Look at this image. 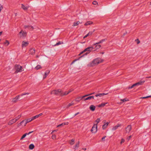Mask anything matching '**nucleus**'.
Wrapping results in <instances>:
<instances>
[{
	"instance_id": "1",
	"label": "nucleus",
	"mask_w": 151,
	"mask_h": 151,
	"mask_svg": "<svg viewBox=\"0 0 151 151\" xmlns=\"http://www.w3.org/2000/svg\"><path fill=\"white\" fill-rule=\"evenodd\" d=\"M100 63L99 58H97L94 59L92 61L89 65V66L91 67L93 66L95 64H98Z\"/></svg>"
},
{
	"instance_id": "2",
	"label": "nucleus",
	"mask_w": 151,
	"mask_h": 151,
	"mask_svg": "<svg viewBox=\"0 0 151 151\" xmlns=\"http://www.w3.org/2000/svg\"><path fill=\"white\" fill-rule=\"evenodd\" d=\"M94 49V47L93 46H91L90 47H88L87 48H86L84 50V51H87L86 53H85L81 57H82L84 55H86L88 54H89L90 52L93 49Z\"/></svg>"
},
{
	"instance_id": "3",
	"label": "nucleus",
	"mask_w": 151,
	"mask_h": 151,
	"mask_svg": "<svg viewBox=\"0 0 151 151\" xmlns=\"http://www.w3.org/2000/svg\"><path fill=\"white\" fill-rule=\"evenodd\" d=\"M15 67L16 69V71L15 72L16 73H17L19 72H21L23 70L22 66L19 65H15Z\"/></svg>"
},
{
	"instance_id": "4",
	"label": "nucleus",
	"mask_w": 151,
	"mask_h": 151,
	"mask_svg": "<svg viewBox=\"0 0 151 151\" xmlns=\"http://www.w3.org/2000/svg\"><path fill=\"white\" fill-rule=\"evenodd\" d=\"M97 124H94L93 126L91 131L92 133H95L97 131Z\"/></svg>"
},
{
	"instance_id": "5",
	"label": "nucleus",
	"mask_w": 151,
	"mask_h": 151,
	"mask_svg": "<svg viewBox=\"0 0 151 151\" xmlns=\"http://www.w3.org/2000/svg\"><path fill=\"white\" fill-rule=\"evenodd\" d=\"M20 96V95H18L14 98L12 99V101L14 103H16L17 101L18 100H21V99H19Z\"/></svg>"
},
{
	"instance_id": "6",
	"label": "nucleus",
	"mask_w": 151,
	"mask_h": 151,
	"mask_svg": "<svg viewBox=\"0 0 151 151\" xmlns=\"http://www.w3.org/2000/svg\"><path fill=\"white\" fill-rule=\"evenodd\" d=\"M88 96L87 95H85L82 97H78L76 99V101L79 102L81 100H82L83 99L86 97Z\"/></svg>"
},
{
	"instance_id": "7",
	"label": "nucleus",
	"mask_w": 151,
	"mask_h": 151,
	"mask_svg": "<svg viewBox=\"0 0 151 151\" xmlns=\"http://www.w3.org/2000/svg\"><path fill=\"white\" fill-rule=\"evenodd\" d=\"M132 129V126L131 125H129L127 126L126 128V132L129 133L131 131Z\"/></svg>"
},
{
	"instance_id": "8",
	"label": "nucleus",
	"mask_w": 151,
	"mask_h": 151,
	"mask_svg": "<svg viewBox=\"0 0 151 151\" xmlns=\"http://www.w3.org/2000/svg\"><path fill=\"white\" fill-rule=\"evenodd\" d=\"M28 44L29 42H25L24 41H23L22 42V47H26L28 45Z\"/></svg>"
},
{
	"instance_id": "9",
	"label": "nucleus",
	"mask_w": 151,
	"mask_h": 151,
	"mask_svg": "<svg viewBox=\"0 0 151 151\" xmlns=\"http://www.w3.org/2000/svg\"><path fill=\"white\" fill-rule=\"evenodd\" d=\"M16 122V120H15V119H12L9 122H8V124L9 125H11L15 122Z\"/></svg>"
},
{
	"instance_id": "10",
	"label": "nucleus",
	"mask_w": 151,
	"mask_h": 151,
	"mask_svg": "<svg viewBox=\"0 0 151 151\" xmlns=\"http://www.w3.org/2000/svg\"><path fill=\"white\" fill-rule=\"evenodd\" d=\"M108 94V93H99L96 94L95 95V96L96 97H98V96H99V97H101L103 96H104L105 95H107Z\"/></svg>"
},
{
	"instance_id": "11",
	"label": "nucleus",
	"mask_w": 151,
	"mask_h": 151,
	"mask_svg": "<svg viewBox=\"0 0 151 151\" xmlns=\"http://www.w3.org/2000/svg\"><path fill=\"white\" fill-rule=\"evenodd\" d=\"M29 53L32 55H33L35 54V49L31 48L29 50Z\"/></svg>"
},
{
	"instance_id": "12",
	"label": "nucleus",
	"mask_w": 151,
	"mask_h": 151,
	"mask_svg": "<svg viewBox=\"0 0 151 151\" xmlns=\"http://www.w3.org/2000/svg\"><path fill=\"white\" fill-rule=\"evenodd\" d=\"M50 72V71L49 70H47L46 71V72L45 73V74L43 76V79H45L46 77L49 74Z\"/></svg>"
},
{
	"instance_id": "13",
	"label": "nucleus",
	"mask_w": 151,
	"mask_h": 151,
	"mask_svg": "<svg viewBox=\"0 0 151 151\" xmlns=\"http://www.w3.org/2000/svg\"><path fill=\"white\" fill-rule=\"evenodd\" d=\"M121 124H117V125H116L114 127H113V128H112V130H115L117 129L118 127L121 126Z\"/></svg>"
},
{
	"instance_id": "14",
	"label": "nucleus",
	"mask_w": 151,
	"mask_h": 151,
	"mask_svg": "<svg viewBox=\"0 0 151 151\" xmlns=\"http://www.w3.org/2000/svg\"><path fill=\"white\" fill-rule=\"evenodd\" d=\"M95 108L96 107L93 105H91L89 107V109L92 111H94L95 109Z\"/></svg>"
},
{
	"instance_id": "15",
	"label": "nucleus",
	"mask_w": 151,
	"mask_h": 151,
	"mask_svg": "<svg viewBox=\"0 0 151 151\" xmlns=\"http://www.w3.org/2000/svg\"><path fill=\"white\" fill-rule=\"evenodd\" d=\"M94 96H91L84 99L83 100L84 101H85L88 100H90L92 99H94Z\"/></svg>"
},
{
	"instance_id": "16",
	"label": "nucleus",
	"mask_w": 151,
	"mask_h": 151,
	"mask_svg": "<svg viewBox=\"0 0 151 151\" xmlns=\"http://www.w3.org/2000/svg\"><path fill=\"white\" fill-rule=\"evenodd\" d=\"M33 120H32V118H29L26 120V121H25V122L24 123V126H26L27 124L29 122L31 121H32Z\"/></svg>"
},
{
	"instance_id": "17",
	"label": "nucleus",
	"mask_w": 151,
	"mask_h": 151,
	"mask_svg": "<svg viewBox=\"0 0 151 151\" xmlns=\"http://www.w3.org/2000/svg\"><path fill=\"white\" fill-rule=\"evenodd\" d=\"M19 34H21V36H22L25 37L27 35L26 33V32H22V30L19 32Z\"/></svg>"
},
{
	"instance_id": "18",
	"label": "nucleus",
	"mask_w": 151,
	"mask_h": 151,
	"mask_svg": "<svg viewBox=\"0 0 151 151\" xmlns=\"http://www.w3.org/2000/svg\"><path fill=\"white\" fill-rule=\"evenodd\" d=\"M139 84V83H135L133 85H132L131 86H129L128 87V88L129 89H131L133 88L134 87L137 86L138 84Z\"/></svg>"
},
{
	"instance_id": "19",
	"label": "nucleus",
	"mask_w": 151,
	"mask_h": 151,
	"mask_svg": "<svg viewBox=\"0 0 151 151\" xmlns=\"http://www.w3.org/2000/svg\"><path fill=\"white\" fill-rule=\"evenodd\" d=\"M109 123V122H107L106 124H104L102 126L103 129H104L108 126Z\"/></svg>"
},
{
	"instance_id": "20",
	"label": "nucleus",
	"mask_w": 151,
	"mask_h": 151,
	"mask_svg": "<svg viewBox=\"0 0 151 151\" xmlns=\"http://www.w3.org/2000/svg\"><path fill=\"white\" fill-rule=\"evenodd\" d=\"M35 147L34 145L33 144H31L29 146V149L30 150H32Z\"/></svg>"
},
{
	"instance_id": "21",
	"label": "nucleus",
	"mask_w": 151,
	"mask_h": 151,
	"mask_svg": "<svg viewBox=\"0 0 151 151\" xmlns=\"http://www.w3.org/2000/svg\"><path fill=\"white\" fill-rule=\"evenodd\" d=\"M29 27H31L32 28V30L34 29V28L33 26H30V25H25L24 26V29H26L27 28H29Z\"/></svg>"
},
{
	"instance_id": "22",
	"label": "nucleus",
	"mask_w": 151,
	"mask_h": 151,
	"mask_svg": "<svg viewBox=\"0 0 151 151\" xmlns=\"http://www.w3.org/2000/svg\"><path fill=\"white\" fill-rule=\"evenodd\" d=\"M68 124V122H67L66 123H63L61 124H59L58 125L57 127H59L63 126V125H67Z\"/></svg>"
},
{
	"instance_id": "23",
	"label": "nucleus",
	"mask_w": 151,
	"mask_h": 151,
	"mask_svg": "<svg viewBox=\"0 0 151 151\" xmlns=\"http://www.w3.org/2000/svg\"><path fill=\"white\" fill-rule=\"evenodd\" d=\"M93 23V22L91 21H89L87 22L84 25L85 26H87L88 25H90L92 24Z\"/></svg>"
},
{
	"instance_id": "24",
	"label": "nucleus",
	"mask_w": 151,
	"mask_h": 151,
	"mask_svg": "<svg viewBox=\"0 0 151 151\" xmlns=\"http://www.w3.org/2000/svg\"><path fill=\"white\" fill-rule=\"evenodd\" d=\"M80 23V22L79 21H78L77 22H74L73 23V26H76L78 25Z\"/></svg>"
},
{
	"instance_id": "25",
	"label": "nucleus",
	"mask_w": 151,
	"mask_h": 151,
	"mask_svg": "<svg viewBox=\"0 0 151 151\" xmlns=\"http://www.w3.org/2000/svg\"><path fill=\"white\" fill-rule=\"evenodd\" d=\"M107 103H101V104L99 105L98 106L99 107H104Z\"/></svg>"
},
{
	"instance_id": "26",
	"label": "nucleus",
	"mask_w": 151,
	"mask_h": 151,
	"mask_svg": "<svg viewBox=\"0 0 151 151\" xmlns=\"http://www.w3.org/2000/svg\"><path fill=\"white\" fill-rule=\"evenodd\" d=\"M63 44V42L62 41H59L55 45H54V46H56L57 45H61Z\"/></svg>"
},
{
	"instance_id": "27",
	"label": "nucleus",
	"mask_w": 151,
	"mask_h": 151,
	"mask_svg": "<svg viewBox=\"0 0 151 151\" xmlns=\"http://www.w3.org/2000/svg\"><path fill=\"white\" fill-rule=\"evenodd\" d=\"M74 139H73L70 141H69V142L71 145H73L74 144Z\"/></svg>"
},
{
	"instance_id": "28",
	"label": "nucleus",
	"mask_w": 151,
	"mask_h": 151,
	"mask_svg": "<svg viewBox=\"0 0 151 151\" xmlns=\"http://www.w3.org/2000/svg\"><path fill=\"white\" fill-rule=\"evenodd\" d=\"M145 82V81H140L138 82H137V83H139V84H138V85H142Z\"/></svg>"
},
{
	"instance_id": "29",
	"label": "nucleus",
	"mask_w": 151,
	"mask_h": 151,
	"mask_svg": "<svg viewBox=\"0 0 151 151\" xmlns=\"http://www.w3.org/2000/svg\"><path fill=\"white\" fill-rule=\"evenodd\" d=\"M22 8L24 10H27L28 9L27 7L25 6L22 4Z\"/></svg>"
},
{
	"instance_id": "30",
	"label": "nucleus",
	"mask_w": 151,
	"mask_h": 151,
	"mask_svg": "<svg viewBox=\"0 0 151 151\" xmlns=\"http://www.w3.org/2000/svg\"><path fill=\"white\" fill-rule=\"evenodd\" d=\"M101 47V45H100L97 44L96 45V46L95 47V48L96 49H97L100 48Z\"/></svg>"
},
{
	"instance_id": "31",
	"label": "nucleus",
	"mask_w": 151,
	"mask_h": 151,
	"mask_svg": "<svg viewBox=\"0 0 151 151\" xmlns=\"http://www.w3.org/2000/svg\"><path fill=\"white\" fill-rule=\"evenodd\" d=\"M41 68H42V67L40 65H37L35 68L37 70H38Z\"/></svg>"
},
{
	"instance_id": "32",
	"label": "nucleus",
	"mask_w": 151,
	"mask_h": 151,
	"mask_svg": "<svg viewBox=\"0 0 151 151\" xmlns=\"http://www.w3.org/2000/svg\"><path fill=\"white\" fill-rule=\"evenodd\" d=\"M79 141H78L77 143L75 145V148L78 147H79Z\"/></svg>"
},
{
	"instance_id": "33",
	"label": "nucleus",
	"mask_w": 151,
	"mask_h": 151,
	"mask_svg": "<svg viewBox=\"0 0 151 151\" xmlns=\"http://www.w3.org/2000/svg\"><path fill=\"white\" fill-rule=\"evenodd\" d=\"M95 30H94L93 31H90L88 33V34L89 36L91 35L93 33V32H94Z\"/></svg>"
},
{
	"instance_id": "34",
	"label": "nucleus",
	"mask_w": 151,
	"mask_h": 151,
	"mask_svg": "<svg viewBox=\"0 0 151 151\" xmlns=\"http://www.w3.org/2000/svg\"><path fill=\"white\" fill-rule=\"evenodd\" d=\"M53 93L55 94H58V91L57 90H55L53 91Z\"/></svg>"
},
{
	"instance_id": "35",
	"label": "nucleus",
	"mask_w": 151,
	"mask_h": 151,
	"mask_svg": "<svg viewBox=\"0 0 151 151\" xmlns=\"http://www.w3.org/2000/svg\"><path fill=\"white\" fill-rule=\"evenodd\" d=\"M38 116L37 115L35 116H34L33 117H32V120H33L35 119H36L37 118H38Z\"/></svg>"
},
{
	"instance_id": "36",
	"label": "nucleus",
	"mask_w": 151,
	"mask_h": 151,
	"mask_svg": "<svg viewBox=\"0 0 151 151\" xmlns=\"http://www.w3.org/2000/svg\"><path fill=\"white\" fill-rule=\"evenodd\" d=\"M21 115H18L15 118V120L17 121L18 119H19L21 117Z\"/></svg>"
},
{
	"instance_id": "37",
	"label": "nucleus",
	"mask_w": 151,
	"mask_h": 151,
	"mask_svg": "<svg viewBox=\"0 0 151 151\" xmlns=\"http://www.w3.org/2000/svg\"><path fill=\"white\" fill-rule=\"evenodd\" d=\"M7 44V46H8L9 45V41L7 40H6L5 42L4 43V44L6 45V44Z\"/></svg>"
},
{
	"instance_id": "38",
	"label": "nucleus",
	"mask_w": 151,
	"mask_h": 151,
	"mask_svg": "<svg viewBox=\"0 0 151 151\" xmlns=\"http://www.w3.org/2000/svg\"><path fill=\"white\" fill-rule=\"evenodd\" d=\"M67 92H66V91L64 93H63L62 92V93H61V95L62 96H63L64 95H67L68 94H67Z\"/></svg>"
},
{
	"instance_id": "39",
	"label": "nucleus",
	"mask_w": 151,
	"mask_h": 151,
	"mask_svg": "<svg viewBox=\"0 0 151 151\" xmlns=\"http://www.w3.org/2000/svg\"><path fill=\"white\" fill-rule=\"evenodd\" d=\"M25 122V120H23V121H22L20 123H19L18 124V127H19L20 126H21L22 124H23V122Z\"/></svg>"
},
{
	"instance_id": "40",
	"label": "nucleus",
	"mask_w": 151,
	"mask_h": 151,
	"mask_svg": "<svg viewBox=\"0 0 151 151\" xmlns=\"http://www.w3.org/2000/svg\"><path fill=\"white\" fill-rule=\"evenodd\" d=\"M81 57L79 58L78 59H75L74 60H73L72 62V63H71V65H72V64H73L76 61L78 60L80 58H81Z\"/></svg>"
},
{
	"instance_id": "41",
	"label": "nucleus",
	"mask_w": 151,
	"mask_h": 151,
	"mask_svg": "<svg viewBox=\"0 0 151 151\" xmlns=\"http://www.w3.org/2000/svg\"><path fill=\"white\" fill-rule=\"evenodd\" d=\"M121 101H122L123 102H124L126 101H129V100L128 99H126L125 98L123 99H121Z\"/></svg>"
},
{
	"instance_id": "42",
	"label": "nucleus",
	"mask_w": 151,
	"mask_h": 151,
	"mask_svg": "<svg viewBox=\"0 0 151 151\" xmlns=\"http://www.w3.org/2000/svg\"><path fill=\"white\" fill-rule=\"evenodd\" d=\"M26 136V134H24L22 136V137H21V139H21V140H22V139H23Z\"/></svg>"
},
{
	"instance_id": "43",
	"label": "nucleus",
	"mask_w": 151,
	"mask_h": 151,
	"mask_svg": "<svg viewBox=\"0 0 151 151\" xmlns=\"http://www.w3.org/2000/svg\"><path fill=\"white\" fill-rule=\"evenodd\" d=\"M102 43V42L101 41V40H100L99 42H97L95 44H94L93 45V46H94V45H97V44H100L101 43Z\"/></svg>"
},
{
	"instance_id": "44",
	"label": "nucleus",
	"mask_w": 151,
	"mask_h": 151,
	"mask_svg": "<svg viewBox=\"0 0 151 151\" xmlns=\"http://www.w3.org/2000/svg\"><path fill=\"white\" fill-rule=\"evenodd\" d=\"M100 118H99L97 119L95 122H97V123L96 124H97L100 122Z\"/></svg>"
},
{
	"instance_id": "45",
	"label": "nucleus",
	"mask_w": 151,
	"mask_h": 151,
	"mask_svg": "<svg viewBox=\"0 0 151 151\" xmlns=\"http://www.w3.org/2000/svg\"><path fill=\"white\" fill-rule=\"evenodd\" d=\"M73 103H69L67 106V108H69V107L73 105Z\"/></svg>"
},
{
	"instance_id": "46",
	"label": "nucleus",
	"mask_w": 151,
	"mask_h": 151,
	"mask_svg": "<svg viewBox=\"0 0 151 151\" xmlns=\"http://www.w3.org/2000/svg\"><path fill=\"white\" fill-rule=\"evenodd\" d=\"M57 91H58V94H60L61 95V93H62V92L61 91V90L60 89H58Z\"/></svg>"
},
{
	"instance_id": "47",
	"label": "nucleus",
	"mask_w": 151,
	"mask_h": 151,
	"mask_svg": "<svg viewBox=\"0 0 151 151\" xmlns=\"http://www.w3.org/2000/svg\"><path fill=\"white\" fill-rule=\"evenodd\" d=\"M98 4L97 2L96 1H93V4L94 5H96V4Z\"/></svg>"
},
{
	"instance_id": "48",
	"label": "nucleus",
	"mask_w": 151,
	"mask_h": 151,
	"mask_svg": "<svg viewBox=\"0 0 151 151\" xmlns=\"http://www.w3.org/2000/svg\"><path fill=\"white\" fill-rule=\"evenodd\" d=\"M125 141V140L123 139H121V141L120 142L121 144H122L123 143H124Z\"/></svg>"
},
{
	"instance_id": "49",
	"label": "nucleus",
	"mask_w": 151,
	"mask_h": 151,
	"mask_svg": "<svg viewBox=\"0 0 151 151\" xmlns=\"http://www.w3.org/2000/svg\"><path fill=\"white\" fill-rule=\"evenodd\" d=\"M56 135H52V139H54L56 138Z\"/></svg>"
},
{
	"instance_id": "50",
	"label": "nucleus",
	"mask_w": 151,
	"mask_h": 151,
	"mask_svg": "<svg viewBox=\"0 0 151 151\" xmlns=\"http://www.w3.org/2000/svg\"><path fill=\"white\" fill-rule=\"evenodd\" d=\"M3 6L0 4V12H1V10L3 9Z\"/></svg>"
},
{
	"instance_id": "51",
	"label": "nucleus",
	"mask_w": 151,
	"mask_h": 151,
	"mask_svg": "<svg viewBox=\"0 0 151 151\" xmlns=\"http://www.w3.org/2000/svg\"><path fill=\"white\" fill-rule=\"evenodd\" d=\"M149 97H151V96H147L146 97H143L142 98V99H146V98H148Z\"/></svg>"
},
{
	"instance_id": "52",
	"label": "nucleus",
	"mask_w": 151,
	"mask_h": 151,
	"mask_svg": "<svg viewBox=\"0 0 151 151\" xmlns=\"http://www.w3.org/2000/svg\"><path fill=\"white\" fill-rule=\"evenodd\" d=\"M107 40V39L106 38H105V39H102L101 40V41L102 42H103L106 41V40Z\"/></svg>"
},
{
	"instance_id": "53",
	"label": "nucleus",
	"mask_w": 151,
	"mask_h": 151,
	"mask_svg": "<svg viewBox=\"0 0 151 151\" xmlns=\"http://www.w3.org/2000/svg\"><path fill=\"white\" fill-rule=\"evenodd\" d=\"M29 94V93H22V94L21 96H23V95H25L26 94Z\"/></svg>"
},
{
	"instance_id": "54",
	"label": "nucleus",
	"mask_w": 151,
	"mask_h": 151,
	"mask_svg": "<svg viewBox=\"0 0 151 151\" xmlns=\"http://www.w3.org/2000/svg\"><path fill=\"white\" fill-rule=\"evenodd\" d=\"M106 137V136H104L101 139L103 141H104V139Z\"/></svg>"
},
{
	"instance_id": "55",
	"label": "nucleus",
	"mask_w": 151,
	"mask_h": 151,
	"mask_svg": "<svg viewBox=\"0 0 151 151\" xmlns=\"http://www.w3.org/2000/svg\"><path fill=\"white\" fill-rule=\"evenodd\" d=\"M85 52V51H84V50L81 52L79 54V55H80L81 54L83 53L84 52Z\"/></svg>"
},
{
	"instance_id": "56",
	"label": "nucleus",
	"mask_w": 151,
	"mask_h": 151,
	"mask_svg": "<svg viewBox=\"0 0 151 151\" xmlns=\"http://www.w3.org/2000/svg\"><path fill=\"white\" fill-rule=\"evenodd\" d=\"M88 36H89L88 34H87L83 38L84 39L86 37H87Z\"/></svg>"
},
{
	"instance_id": "57",
	"label": "nucleus",
	"mask_w": 151,
	"mask_h": 151,
	"mask_svg": "<svg viewBox=\"0 0 151 151\" xmlns=\"http://www.w3.org/2000/svg\"><path fill=\"white\" fill-rule=\"evenodd\" d=\"M132 137V136L130 135V136H129V137H128L127 138V139L129 140V139H130Z\"/></svg>"
},
{
	"instance_id": "58",
	"label": "nucleus",
	"mask_w": 151,
	"mask_h": 151,
	"mask_svg": "<svg viewBox=\"0 0 151 151\" xmlns=\"http://www.w3.org/2000/svg\"><path fill=\"white\" fill-rule=\"evenodd\" d=\"M72 90H70L68 91V92L67 93V94H68L70 93L71 92Z\"/></svg>"
},
{
	"instance_id": "59",
	"label": "nucleus",
	"mask_w": 151,
	"mask_h": 151,
	"mask_svg": "<svg viewBox=\"0 0 151 151\" xmlns=\"http://www.w3.org/2000/svg\"><path fill=\"white\" fill-rule=\"evenodd\" d=\"M137 40L138 41L137 42V44H138L140 42V41L138 39H137L136 40Z\"/></svg>"
},
{
	"instance_id": "60",
	"label": "nucleus",
	"mask_w": 151,
	"mask_h": 151,
	"mask_svg": "<svg viewBox=\"0 0 151 151\" xmlns=\"http://www.w3.org/2000/svg\"><path fill=\"white\" fill-rule=\"evenodd\" d=\"M42 113H40L39 114L37 115L38 116V117L42 116Z\"/></svg>"
},
{
	"instance_id": "61",
	"label": "nucleus",
	"mask_w": 151,
	"mask_h": 151,
	"mask_svg": "<svg viewBox=\"0 0 151 151\" xmlns=\"http://www.w3.org/2000/svg\"><path fill=\"white\" fill-rule=\"evenodd\" d=\"M79 114V112H77V113H76V114L74 115V117H75V116L76 115H77Z\"/></svg>"
},
{
	"instance_id": "62",
	"label": "nucleus",
	"mask_w": 151,
	"mask_h": 151,
	"mask_svg": "<svg viewBox=\"0 0 151 151\" xmlns=\"http://www.w3.org/2000/svg\"><path fill=\"white\" fill-rule=\"evenodd\" d=\"M94 93H91L89 94H87L86 95H87L88 96H89V95H92Z\"/></svg>"
},
{
	"instance_id": "63",
	"label": "nucleus",
	"mask_w": 151,
	"mask_h": 151,
	"mask_svg": "<svg viewBox=\"0 0 151 151\" xmlns=\"http://www.w3.org/2000/svg\"><path fill=\"white\" fill-rule=\"evenodd\" d=\"M127 32H126L125 33H124L123 34V36H124L126 34H127Z\"/></svg>"
},
{
	"instance_id": "64",
	"label": "nucleus",
	"mask_w": 151,
	"mask_h": 151,
	"mask_svg": "<svg viewBox=\"0 0 151 151\" xmlns=\"http://www.w3.org/2000/svg\"><path fill=\"white\" fill-rule=\"evenodd\" d=\"M33 132V131H32V132H29V133H28V134H31V133Z\"/></svg>"
}]
</instances>
